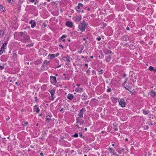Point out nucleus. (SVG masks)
Returning <instances> with one entry per match:
<instances>
[{
	"mask_svg": "<svg viewBox=\"0 0 156 156\" xmlns=\"http://www.w3.org/2000/svg\"><path fill=\"white\" fill-rule=\"evenodd\" d=\"M18 35L20 36V38L23 42H29L30 40L29 36L27 34H24V33L23 32L18 33Z\"/></svg>",
	"mask_w": 156,
	"mask_h": 156,
	"instance_id": "1",
	"label": "nucleus"
},
{
	"mask_svg": "<svg viewBox=\"0 0 156 156\" xmlns=\"http://www.w3.org/2000/svg\"><path fill=\"white\" fill-rule=\"evenodd\" d=\"M87 25V23L83 21L80 23L78 28L81 32H83L85 30Z\"/></svg>",
	"mask_w": 156,
	"mask_h": 156,
	"instance_id": "2",
	"label": "nucleus"
},
{
	"mask_svg": "<svg viewBox=\"0 0 156 156\" xmlns=\"http://www.w3.org/2000/svg\"><path fill=\"white\" fill-rule=\"evenodd\" d=\"M50 80L52 84H55L57 82L56 78L54 76H51L50 77Z\"/></svg>",
	"mask_w": 156,
	"mask_h": 156,
	"instance_id": "3",
	"label": "nucleus"
},
{
	"mask_svg": "<svg viewBox=\"0 0 156 156\" xmlns=\"http://www.w3.org/2000/svg\"><path fill=\"white\" fill-rule=\"evenodd\" d=\"M119 105L122 107L125 106L126 103L124 99H121L119 101Z\"/></svg>",
	"mask_w": 156,
	"mask_h": 156,
	"instance_id": "4",
	"label": "nucleus"
},
{
	"mask_svg": "<svg viewBox=\"0 0 156 156\" xmlns=\"http://www.w3.org/2000/svg\"><path fill=\"white\" fill-rule=\"evenodd\" d=\"M83 6V4L79 3H78V5L77 6L76 8V11L79 12H80V9H82Z\"/></svg>",
	"mask_w": 156,
	"mask_h": 156,
	"instance_id": "5",
	"label": "nucleus"
},
{
	"mask_svg": "<svg viewBox=\"0 0 156 156\" xmlns=\"http://www.w3.org/2000/svg\"><path fill=\"white\" fill-rule=\"evenodd\" d=\"M83 122L84 121L83 120L80 119L79 117L78 118L76 123L79 124L80 126H83Z\"/></svg>",
	"mask_w": 156,
	"mask_h": 156,
	"instance_id": "6",
	"label": "nucleus"
},
{
	"mask_svg": "<svg viewBox=\"0 0 156 156\" xmlns=\"http://www.w3.org/2000/svg\"><path fill=\"white\" fill-rule=\"evenodd\" d=\"M83 108H82L80 110V112L78 114V116L79 118H81L83 117Z\"/></svg>",
	"mask_w": 156,
	"mask_h": 156,
	"instance_id": "7",
	"label": "nucleus"
},
{
	"mask_svg": "<svg viewBox=\"0 0 156 156\" xmlns=\"http://www.w3.org/2000/svg\"><path fill=\"white\" fill-rule=\"evenodd\" d=\"M29 23L30 24H31V26L32 28H34L36 25L35 22L32 20H31L30 21Z\"/></svg>",
	"mask_w": 156,
	"mask_h": 156,
	"instance_id": "8",
	"label": "nucleus"
},
{
	"mask_svg": "<svg viewBox=\"0 0 156 156\" xmlns=\"http://www.w3.org/2000/svg\"><path fill=\"white\" fill-rule=\"evenodd\" d=\"M34 111L36 112L37 113H38L39 112L40 109L38 105H35L34 106Z\"/></svg>",
	"mask_w": 156,
	"mask_h": 156,
	"instance_id": "9",
	"label": "nucleus"
},
{
	"mask_svg": "<svg viewBox=\"0 0 156 156\" xmlns=\"http://www.w3.org/2000/svg\"><path fill=\"white\" fill-rule=\"evenodd\" d=\"M66 25L68 27H72L73 26V23L72 22L67 21L66 23Z\"/></svg>",
	"mask_w": 156,
	"mask_h": 156,
	"instance_id": "10",
	"label": "nucleus"
},
{
	"mask_svg": "<svg viewBox=\"0 0 156 156\" xmlns=\"http://www.w3.org/2000/svg\"><path fill=\"white\" fill-rule=\"evenodd\" d=\"M74 98V96L73 94H68L67 98L69 100L73 99Z\"/></svg>",
	"mask_w": 156,
	"mask_h": 156,
	"instance_id": "11",
	"label": "nucleus"
},
{
	"mask_svg": "<svg viewBox=\"0 0 156 156\" xmlns=\"http://www.w3.org/2000/svg\"><path fill=\"white\" fill-rule=\"evenodd\" d=\"M50 93L51 94V98L52 100L54 99L53 95L55 94V90L53 89H52L50 91Z\"/></svg>",
	"mask_w": 156,
	"mask_h": 156,
	"instance_id": "12",
	"label": "nucleus"
},
{
	"mask_svg": "<svg viewBox=\"0 0 156 156\" xmlns=\"http://www.w3.org/2000/svg\"><path fill=\"white\" fill-rule=\"evenodd\" d=\"M150 95L152 97H154L156 95V94L155 92L153 90H152L151 91Z\"/></svg>",
	"mask_w": 156,
	"mask_h": 156,
	"instance_id": "13",
	"label": "nucleus"
},
{
	"mask_svg": "<svg viewBox=\"0 0 156 156\" xmlns=\"http://www.w3.org/2000/svg\"><path fill=\"white\" fill-rule=\"evenodd\" d=\"M75 91L77 92H81L83 90L82 88L77 87L75 89Z\"/></svg>",
	"mask_w": 156,
	"mask_h": 156,
	"instance_id": "14",
	"label": "nucleus"
},
{
	"mask_svg": "<svg viewBox=\"0 0 156 156\" xmlns=\"http://www.w3.org/2000/svg\"><path fill=\"white\" fill-rule=\"evenodd\" d=\"M81 16H76L74 18V20H75L77 22H79L80 20H81Z\"/></svg>",
	"mask_w": 156,
	"mask_h": 156,
	"instance_id": "15",
	"label": "nucleus"
},
{
	"mask_svg": "<svg viewBox=\"0 0 156 156\" xmlns=\"http://www.w3.org/2000/svg\"><path fill=\"white\" fill-rule=\"evenodd\" d=\"M124 149L123 148H119L118 149V152L120 154L124 151Z\"/></svg>",
	"mask_w": 156,
	"mask_h": 156,
	"instance_id": "16",
	"label": "nucleus"
},
{
	"mask_svg": "<svg viewBox=\"0 0 156 156\" xmlns=\"http://www.w3.org/2000/svg\"><path fill=\"white\" fill-rule=\"evenodd\" d=\"M48 57H49L50 59H51L55 57V55L54 54H49L48 55Z\"/></svg>",
	"mask_w": 156,
	"mask_h": 156,
	"instance_id": "17",
	"label": "nucleus"
},
{
	"mask_svg": "<svg viewBox=\"0 0 156 156\" xmlns=\"http://www.w3.org/2000/svg\"><path fill=\"white\" fill-rule=\"evenodd\" d=\"M143 113L144 114L146 115L148 114L150 111L149 110H145L144 109L143 110Z\"/></svg>",
	"mask_w": 156,
	"mask_h": 156,
	"instance_id": "18",
	"label": "nucleus"
},
{
	"mask_svg": "<svg viewBox=\"0 0 156 156\" xmlns=\"http://www.w3.org/2000/svg\"><path fill=\"white\" fill-rule=\"evenodd\" d=\"M64 58H66L65 60L66 61H68L69 62H70V60L69 59V58L68 55H66L65 57H64Z\"/></svg>",
	"mask_w": 156,
	"mask_h": 156,
	"instance_id": "19",
	"label": "nucleus"
},
{
	"mask_svg": "<svg viewBox=\"0 0 156 156\" xmlns=\"http://www.w3.org/2000/svg\"><path fill=\"white\" fill-rule=\"evenodd\" d=\"M129 48L131 50H133L135 48V46L133 44H130L129 46Z\"/></svg>",
	"mask_w": 156,
	"mask_h": 156,
	"instance_id": "20",
	"label": "nucleus"
},
{
	"mask_svg": "<svg viewBox=\"0 0 156 156\" xmlns=\"http://www.w3.org/2000/svg\"><path fill=\"white\" fill-rule=\"evenodd\" d=\"M51 119V117L49 115H48L46 116V119L47 121L48 122L50 121V120Z\"/></svg>",
	"mask_w": 156,
	"mask_h": 156,
	"instance_id": "21",
	"label": "nucleus"
},
{
	"mask_svg": "<svg viewBox=\"0 0 156 156\" xmlns=\"http://www.w3.org/2000/svg\"><path fill=\"white\" fill-rule=\"evenodd\" d=\"M1 50H0V55H1L4 51V48H1Z\"/></svg>",
	"mask_w": 156,
	"mask_h": 156,
	"instance_id": "22",
	"label": "nucleus"
},
{
	"mask_svg": "<svg viewBox=\"0 0 156 156\" xmlns=\"http://www.w3.org/2000/svg\"><path fill=\"white\" fill-rule=\"evenodd\" d=\"M4 31L2 30H0V37H1L4 35Z\"/></svg>",
	"mask_w": 156,
	"mask_h": 156,
	"instance_id": "23",
	"label": "nucleus"
},
{
	"mask_svg": "<svg viewBox=\"0 0 156 156\" xmlns=\"http://www.w3.org/2000/svg\"><path fill=\"white\" fill-rule=\"evenodd\" d=\"M7 43L6 42H5L3 43V45L2 46V47L1 48H4V49L5 48V47L7 45Z\"/></svg>",
	"mask_w": 156,
	"mask_h": 156,
	"instance_id": "24",
	"label": "nucleus"
},
{
	"mask_svg": "<svg viewBox=\"0 0 156 156\" xmlns=\"http://www.w3.org/2000/svg\"><path fill=\"white\" fill-rule=\"evenodd\" d=\"M5 9V8L0 4V10L2 11H4Z\"/></svg>",
	"mask_w": 156,
	"mask_h": 156,
	"instance_id": "25",
	"label": "nucleus"
},
{
	"mask_svg": "<svg viewBox=\"0 0 156 156\" xmlns=\"http://www.w3.org/2000/svg\"><path fill=\"white\" fill-rule=\"evenodd\" d=\"M149 69L150 71H155L154 68L152 66H150L149 68Z\"/></svg>",
	"mask_w": 156,
	"mask_h": 156,
	"instance_id": "26",
	"label": "nucleus"
},
{
	"mask_svg": "<svg viewBox=\"0 0 156 156\" xmlns=\"http://www.w3.org/2000/svg\"><path fill=\"white\" fill-rule=\"evenodd\" d=\"M111 58V56L110 55H109L107 58H106V60L108 62H109L110 61V60Z\"/></svg>",
	"mask_w": 156,
	"mask_h": 156,
	"instance_id": "27",
	"label": "nucleus"
},
{
	"mask_svg": "<svg viewBox=\"0 0 156 156\" xmlns=\"http://www.w3.org/2000/svg\"><path fill=\"white\" fill-rule=\"evenodd\" d=\"M49 62V61H47V60H45L43 62L44 64L46 65H47Z\"/></svg>",
	"mask_w": 156,
	"mask_h": 156,
	"instance_id": "28",
	"label": "nucleus"
},
{
	"mask_svg": "<svg viewBox=\"0 0 156 156\" xmlns=\"http://www.w3.org/2000/svg\"><path fill=\"white\" fill-rule=\"evenodd\" d=\"M108 150L110 151V153H112V151L114 152L115 150H113L111 148L109 147L108 148Z\"/></svg>",
	"mask_w": 156,
	"mask_h": 156,
	"instance_id": "29",
	"label": "nucleus"
},
{
	"mask_svg": "<svg viewBox=\"0 0 156 156\" xmlns=\"http://www.w3.org/2000/svg\"><path fill=\"white\" fill-rule=\"evenodd\" d=\"M78 134L77 133H75L74 135L73 136L75 137H78Z\"/></svg>",
	"mask_w": 156,
	"mask_h": 156,
	"instance_id": "30",
	"label": "nucleus"
},
{
	"mask_svg": "<svg viewBox=\"0 0 156 156\" xmlns=\"http://www.w3.org/2000/svg\"><path fill=\"white\" fill-rule=\"evenodd\" d=\"M66 37V36L65 35H62L60 38V39H62L63 38H65Z\"/></svg>",
	"mask_w": 156,
	"mask_h": 156,
	"instance_id": "31",
	"label": "nucleus"
},
{
	"mask_svg": "<svg viewBox=\"0 0 156 156\" xmlns=\"http://www.w3.org/2000/svg\"><path fill=\"white\" fill-rule=\"evenodd\" d=\"M79 136L81 137H84L83 136V134L81 133H79Z\"/></svg>",
	"mask_w": 156,
	"mask_h": 156,
	"instance_id": "32",
	"label": "nucleus"
},
{
	"mask_svg": "<svg viewBox=\"0 0 156 156\" xmlns=\"http://www.w3.org/2000/svg\"><path fill=\"white\" fill-rule=\"evenodd\" d=\"M110 53V54H111L112 53V51H110V50H108L107 52L106 53V54H108V53Z\"/></svg>",
	"mask_w": 156,
	"mask_h": 156,
	"instance_id": "33",
	"label": "nucleus"
},
{
	"mask_svg": "<svg viewBox=\"0 0 156 156\" xmlns=\"http://www.w3.org/2000/svg\"><path fill=\"white\" fill-rule=\"evenodd\" d=\"M90 4H93V5H96V3H95L94 2H90Z\"/></svg>",
	"mask_w": 156,
	"mask_h": 156,
	"instance_id": "34",
	"label": "nucleus"
},
{
	"mask_svg": "<svg viewBox=\"0 0 156 156\" xmlns=\"http://www.w3.org/2000/svg\"><path fill=\"white\" fill-rule=\"evenodd\" d=\"M86 97H87V96H85V95H84L83 96V100H86Z\"/></svg>",
	"mask_w": 156,
	"mask_h": 156,
	"instance_id": "35",
	"label": "nucleus"
},
{
	"mask_svg": "<svg viewBox=\"0 0 156 156\" xmlns=\"http://www.w3.org/2000/svg\"><path fill=\"white\" fill-rule=\"evenodd\" d=\"M97 39L98 41H99L101 40V37H98Z\"/></svg>",
	"mask_w": 156,
	"mask_h": 156,
	"instance_id": "36",
	"label": "nucleus"
},
{
	"mask_svg": "<svg viewBox=\"0 0 156 156\" xmlns=\"http://www.w3.org/2000/svg\"><path fill=\"white\" fill-rule=\"evenodd\" d=\"M111 89L110 88H108L107 90V91L108 92H110L111 91Z\"/></svg>",
	"mask_w": 156,
	"mask_h": 156,
	"instance_id": "37",
	"label": "nucleus"
},
{
	"mask_svg": "<svg viewBox=\"0 0 156 156\" xmlns=\"http://www.w3.org/2000/svg\"><path fill=\"white\" fill-rule=\"evenodd\" d=\"M34 98H35V101L36 102H37V97H35Z\"/></svg>",
	"mask_w": 156,
	"mask_h": 156,
	"instance_id": "38",
	"label": "nucleus"
},
{
	"mask_svg": "<svg viewBox=\"0 0 156 156\" xmlns=\"http://www.w3.org/2000/svg\"><path fill=\"white\" fill-rule=\"evenodd\" d=\"M31 2H34L35 1H37V0H30Z\"/></svg>",
	"mask_w": 156,
	"mask_h": 156,
	"instance_id": "39",
	"label": "nucleus"
},
{
	"mask_svg": "<svg viewBox=\"0 0 156 156\" xmlns=\"http://www.w3.org/2000/svg\"><path fill=\"white\" fill-rule=\"evenodd\" d=\"M38 1L37 0V1H35L34 3V5H36V4L38 3Z\"/></svg>",
	"mask_w": 156,
	"mask_h": 156,
	"instance_id": "40",
	"label": "nucleus"
},
{
	"mask_svg": "<svg viewBox=\"0 0 156 156\" xmlns=\"http://www.w3.org/2000/svg\"><path fill=\"white\" fill-rule=\"evenodd\" d=\"M87 73H89L90 72V70L89 69H87L86 71Z\"/></svg>",
	"mask_w": 156,
	"mask_h": 156,
	"instance_id": "41",
	"label": "nucleus"
},
{
	"mask_svg": "<svg viewBox=\"0 0 156 156\" xmlns=\"http://www.w3.org/2000/svg\"><path fill=\"white\" fill-rule=\"evenodd\" d=\"M103 27H105L106 26V24L105 23H103Z\"/></svg>",
	"mask_w": 156,
	"mask_h": 156,
	"instance_id": "42",
	"label": "nucleus"
},
{
	"mask_svg": "<svg viewBox=\"0 0 156 156\" xmlns=\"http://www.w3.org/2000/svg\"><path fill=\"white\" fill-rule=\"evenodd\" d=\"M61 66V65H59L58 66H57L55 68V69H56L57 68H59V67H60Z\"/></svg>",
	"mask_w": 156,
	"mask_h": 156,
	"instance_id": "43",
	"label": "nucleus"
},
{
	"mask_svg": "<svg viewBox=\"0 0 156 156\" xmlns=\"http://www.w3.org/2000/svg\"><path fill=\"white\" fill-rule=\"evenodd\" d=\"M59 55V54L58 53H57L55 55V56H58Z\"/></svg>",
	"mask_w": 156,
	"mask_h": 156,
	"instance_id": "44",
	"label": "nucleus"
},
{
	"mask_svg": "<svg viewBox=\"0 0 156 156\" xmlns=\"http://www.w3.org/2000/svg\"><path fill=\"white\" fill-rule=\"evenodd\" d=\"M91 17H94V14H92L91 15Z\"/></svg>",
	"mask_w": 156,
	"mask_h": 156,
	"instance_id": "45",
	"label": "nucleus"
},
{
	"mask_svg": "<svg viewBox=\"0 0 156 156\" xmlns=\"http://www.w3.org/2000/svg\"><path fill=\"white\" fill-rule=\"evenodd\" d=\"M16 54H15V53H14V54L13 55V56L15 57V58H16Z\"/></svg>",
	"mask_w": 156,
	"mask_h": 156,
	"instance_id": "46",
	"label": "nucleus"
},
{
	"mask_svg": "<svg viewBox=\"0 0 156 156\" xmlns=\"http://www.w3.org/2000/svg\"><path fill=\"white\" fill-rule=\"evenodd\" d=\"M126 29L127 30H129V27H127L126 28Z\"/></svg>",
	"mask_w": 156,
	"mask_h": 156,
	"instance_id": "47",
	"label": "nucleus"
},
{
	"mask_svg": "<svg viewBox=\"0 0 156 156\" xmlns=\"http://www.w3.org/2000/svg\"><path fill=\"white\" fill-rule=\"evenodd\" d=\"M0 68L3 69L4 68V67L3 66H0Z\"/></svg>",
	"mask_w": 156,
	"mask_h": 156,
	"instance_id": "48",
	"label": "nucleus"
},
{
	"mask_svg": "<svg viewBox=\"0 0 156 156\" xmlns=\"http://www.w3.org/2000/svg\"><path fill=\"white\" fill-rule=\"evenodd\" d=\"M61 47H62V48H63V46L62 45H61V44H60L59 45Z\"/></svg>",
	"mask_w": 156,
	"mask_h": 156,
	"instance_id": "49",
	"label": "nucleus"
},
{
	"mask_svg": "<svg viewBox=\"0 0 156 156\" xmlns=\"http://www.w3.org/2000/svg\"><path fill=\"white\" fill-rule=\"evenodd\" d=\"M28 123L27 122H26L25 123V124L26 125H28Z\"/></svg>",
	"mask_w": 156,
	"mask_h": 156,
	"instance_id": "50",
	"label": "nucleus"
},
{
	"mask_svg": "<svg viewBox=\"0 0 156 156\" xmlns=\"http://www.w3.org/2000/svg\"><path fill=\"white\" fill-rule=\"evenodd\" d=\"M40 154V155L41 156H42L43 155V153H41Z\"/></svg>",
	"mask_w": 156,
	"mask_h": 156,
	"instance_id": "51",
	"label": "nucleus"
},
{
	"mask_svg": "<svg viewBox=\"0 0 156 156\" xmlns=\"http://www.w3.org/2000/svg\"><path fill=\"white\" fill-rule=\"evenodd\" d=\"M80 84H76V86L79 87L80 86Z\"/></svg>",
	"mask_w": 156,
	"mask_h": 156,
	"instance_id": "52",
	"label": "nucleus"
},
{
	"mask_svg": "<svg viewBox=\"0 0 156 156\" xmlns=\"http://www.w3.org/2000/svg\"><path fill=\"white\" fill-rule=\"evenodd\" d=\"M64 110V109L63 108H62L60 110V112H62V111L63 110Z\"/></svg>",
	"mask_w": 156,
	"mask_h": 156,
	"instance_id": "53",
	"label": "nucleus"
},
{
	"mask_svg": "<svg viewBox=\"0 0 156 156\" xmlns=\"http://www.w3.org/2000/svg\"><path fill=\"white\" fill-rule=\"evenodd\" d=\"M149 124L150 125H152L153 124L151 122H150L149 123Z\"/></svg>",
	"mask_w": 156,
	"mask_h": 156,
	"instance_id": "54",
	"label": "nucleus"
},
{
	"mask_svg": "<svg viewBox=\"0 0 156 156\" xmlns=\"http://www.w3.org/2000/svg\"><path fill=\"white\" fill-rule=\"evenodd\" d=\"M118 129L117 128H115V131H117L118 130Z\"/></svg>",
	"mask_w": 156,
	"mask_h": 156,
	"instance_id": "55",
	"label": "nucleus"
},
{
	"mask_svg": "<svg viewBox=\"0 0 156 156\" xmlns=\"http://www.w3.org/2000/svg\"><path fill=\"white\" fill-rule=\"evenodd\" d=\"M85 66H88V64H85Z\"/></svg>",
	"mask_w": 156,
	"mask_h": 156,
	"instance_id": "56",
	"label": "nucleus"
},
{
	"mask_svg": "<svg viewBox=\"0 0 156 156\" xmlns=\"http://www.w3.org/2000/svg\"><path fill=\"white\" fill-rule=\"evenodd\" d=\"M103 71V70L102 69H101V70H98V71L99 72H101L102 71Z\"/></svg>",
	"mask_w": 156,
	"mask_h": 156,
	"instance_id": "57",
	"label": "nucleus"
},
{
	"mask_svg": "<svg viewBox=\"0 0 156 156\" xmlns=\"http://www.w3.org/2000/svg\"><path fill=\"white\" fill-rule=\"evenodd\" d=\"M10 3H12V2H11V1L12 2H14V0H10Z\"/></svg>",
	"mask_w": 156,
	"mask_h": 156,
	"instance_id": "58",
	"label": "nucleus"
},
{
	"mask_svg": "<svg viewBox=\"0 0 156 156\" xmlns=\"http://www.w3.org/2000/svg\"><path fill=\"white\" fill-rule=\"evenodd\" d=\"M76 126L77 127H78V128H79V127H79V125H76Z\"/></svg>",
	"mask_w": 156,
	"mask_h": 156,
	"instance_id": "59",
	"label": "nucleus"
},
{
	"mask_svg": "<svg viewBox=\"0 0 156 156\" xmlns=\"http://www.w3.org/2000/svg\"><path fill=\"white\" fill-rule=\"evenodd\" d=\"M87 9L88 11H90V8H88Z\"/></svg>",
	"mask_w": 156,
	"mask_h": 156,
	"instance_id": "60",
	"label": "nucleus"
},
{
	"mask_svg": "<svg viewBox=\"0 0 156 156\" xmlns=\"http://www.w3.org/2000/svg\"><path fill=\"white\" fill-rule=\"evenodd\" d=\"M90 58H93V56H91L90 57Z\"/></svg>",
	"mask_w": 156,
	"mask_h": 156,
	"instance_id": "61",
	"label": "nucleus"
},
{
	"mask_svg": "<svg viewBox=\"0 0 156 156\" xmlns=\"http://www.w3.org/2000/svg\"><path fill=\"white\" fill-rule=\"evenodd\" d=\"M74 151L73 150L71 151V153H73Z\"/></svg>",
	"mask_w": 156,
	"mask_h": 156,
	"instance_id": "62",
	"label": "nucleus"
},
{
	"mask_svg": "<svg viewBox=\"0 0 156 156\" xmlns=\"http://www.w3.org/2000/svg\"><path fill=\"white\" fill-rule=\"evenodd\" d=\"M83 40H84V41H85V40H86V38H83Z\"/></svg>",
	"mask_w": 156,
	"mask_h": 156,
	"instance_id": "63",
	"label": "nucleus"
},
{
	"mask_svg": "<svg viewBox=\"0 0 156 156\" xmlns=\"http://www.w3.org/2000/svg\"><path fill=\"white\" fill-rule=\"evenodd\" d=\"M84 130H85V131H87V128H85L84 129Z\"/></svg>",
	"mask_w": 156,
	"mask_h": 156,
	"instance_id": "64",
	"label": "nucleus"
}]
</instances>
